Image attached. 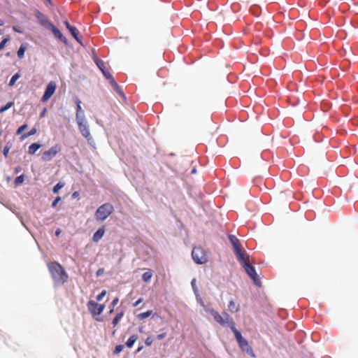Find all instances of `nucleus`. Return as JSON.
<instances>
[{
	"instance_id": "f257e3e1",
	"label": "nucleus",
	"mask_w": 358,
	"mask_h": 358,
	"mask_svg": "<svg viewBox=\"0 0 358 358\" xmlns=\"http://www.w3.org/2000/svg\"><path fill=\"white\" fill-rule=\"evenodd\" d=\"M48 269L52 278L57 285H64L68 280L69 276L64 267L57 262L48 264Z\"/></svg>"
},
{
	"instance_id": "f03ea898",
	"label": "nucleus",
	"mask_w": 358,
	"mask_h": 358,
	"mask_svg": "<svg viewBox=\"0 0 358 358\" xmlns=\"http://www.w3.org/2000/svg\"><path fill=\"white\" fill-rule=\"evenodd\" d=\"M114 211L113 206L110 203L101 205L94 213V217L97 222L105 221Z\"/></svg>"
},
{
	"instance_id": "7ed1b4c3",
	"label": "nucleus",
	"mask_w": 358,
	"mask_h": 358,
	"mask_svg": "<svg viewBox=\"0 0 358 358\" xmlns=\"http://www.w3.org/2000/svg\"><path fill=\"white\" fill-rule=\"evenodd\" d=\"M234 336L241 350L245 352L250 357H255V355L252 347L249 345L247 339L243 336L241 332L239 331L234 334Z\"/></svg>"
},
{
	"instance_id": "20e7f679",
	"label": "nucleus",
	"mask_w": 358,
	"mask_h": 358,
	"mask_svg": "<svg viewBox=\"0 0 358 358\" xmlns=\"http://www.w3.org/2000/svg\"><path fill=\"white\" fill-rule=\"evenodd\" d=\"M87 306L93 318H94L98 322L103 321L102 319L96 317V316L100 315L103 312L106 307L105 304H99L96 301L90 300L87 302Z\"/></svg>"
},
{
	"instance_id": "39448f33",
	"label": "nucleus",
	"mask_w": 358,
	"mask_h": 358,
	"mask_svg": "<svg viewBox=\"0 0 358 358\" xmlns=\"http://www.w3.org/2000/svg\"><path fill=\"white\" fill-rule=\"evenodd\" d=\"M243 267L246 273L248 274V275L252 280L253 283L256 286L261 287L262 282L259 277V275L256 271L255 267L253 265L250 264V263L244 264Z\"/></svg>"
},
{
	"instance_id": "423d86ee",
	"label": "nucleus",
	"mask_w": 358,
	"mask_h": 358,
	"mask_svg": "<svg viewBox=\"0 0 358 358\" xmlns=\"http://www.w3.org/2000/svg\"><path fill=\"white\" fill-rule=\"evenodd\" d=\"M78 129L83 137H85L89 143H91V141H93V138L90 134L89 125L87 124V121L86 118L76 120Z\"/></svg>"
},
{
	"instance_id": "0eeeda50",
	"label": "nucleus",
	"mask_w": 358,
	"mask_h": 358,
	"mask_svg": "<svg viewBox=\"0 0 358 358\" xmlns=\"http://www.w3.org/2000/svg\"><path fill=\"white\" fill-rule=\"evenodd\" d=\"M192 257L194 262L199 265L205 264L207 262V258L200 248H194L192 251Z\"/></svg>"
},
{
	"instance_id": "6e6552de",
	"label": "nucleus",
	"mask_w": 358,
	"mask_h": 358,
	"mask_svg": "<svg viewBox=\"0 0 358 358\" xmlns=\"http://www.w3.org/2000/svg\"><path fill=\"white\" fill-rule=\"evenodd\" d=\"M62 150L60 145H55L52 146L49 150L45 151L41 156V160L43 162H50L53 157H55L57 153Z\"/></svg>"
},
{
	"instance_id": "1a4fd4ad",
	"label": "nucleus",
	"mask_w": 358,
	"mask_h": 358,
	"mask_svg": "<svg viewBox=\"0 0 358 358\" xmlns=\"http://www.w3.org/2000/svg\"><path fill=\"white\" fill-rule=\"evenodd\" d=\"M57 85L55 82L50 81L45 87L44 93L41 97V101L43 103L48 101L50 99V97L54 94Z\"/></svg>"
},
{
	"instance_id": "9d476101",
	"label": "nucleus",
	"mask_w": 358,
	"mask_h": 358,
	"mask_svg": "<svg viewBox=\"0 0 358 358\" xmlns=\"http://www.w3.org/2000/svg\"><path fill=\"white\" fill-rule=\"evenodd\" d=\"M48 30L52 33L57 39L63 43L66 46L71 47V44L69 42L68 39L56 26L52 24Z\"/></svg>"
},
{
	"instance_id": "9b49d317",
	"label": "nucleus",
	"mask_w": 358,
	"mask_h": 358,
	"mask_svg": "<svg viewBox=\"0 0 358 358\" xmlns=\"http://www.w3.org/2000/svg\"><path fill=\"white\" fill-rule=\"evenodd\" d=\"M35 17L38 19L40 24L47 29L48 30L53 24L47 17L39 10H36Z\"/></svg>"
},
{
	"instance_id": "f8f14e48",
	"label": "nucleus",
	"mask_w": 358,
	"mask_h": 358,
	"mask_svg": "<svg viewBox=\"0 0 358 358\" xmlns=\"http://www.w3.org/2000/svg\"><path fill=\"white\" fill-rule=\"evenodd\" d=\"M94 62L106 79L109 80L113 77L111 73L106 68L104 62L101 59L96 57Z\"/></svg>"
},
{
	"instance_id": "ddd939ff",
	"label": "nucleus",
	"mask_w": 358,
	"mask_h": 358,
	"mask_svg": "<svg viewBox=\"0 0 358 358\" xmlns=\"http://www.w3.org/2000/svg\"><path fill=\"white\" fill-rule=\"evenodd\" d=\"M74 102L76 105V120H82V119L86 118L85 112L83 110L82 106H81V103H82L81 101L77 96H76L74 98Z\"/></svg>"
},
{
	"instance_id": "4468645a",
	"label": "nucleus",
	"mask_w": 358,
	"mask_h": 358,
	"mask_svg": "<svg viewBox=\"0 0 358 358\" xmlns=\"http://www.w3.org/2000/svg\"><path fill=\"white\" fill-rule=\"evenodd\" d=\"M110 84V85L113 87V90L124 100H126V96L121 89V87L118 85L115 80L113 77L108 80Z\"/></svg>"
},
{
	"instance_id": "2eb2a0df",
	"label": "nucleus",
	"mask_w": 358,
	"mask_h": 358,
	"mask_svg": "<svg viewBox=\"0 0 358 358\" xmlns=\"http://www.w3.org/2000/svg\"><path fill=\"white\" fill-rule=\"evenodd\" d=\"M106 232V229L104 226L99 227L93 234L92 241L94 243H98L103 236Z\"/></svg>"
},
{
	"instance_id": "dca6fc26",
	"label": "nucleus",
	"mask_w": 358,
	"mask_h": 358,
	"mask_svg": "<svg viewBox=\"0 0 358 358\" xmlns=\"http://www.w3.org/2000/svg\"><path fill=\"white\" fill-rule=\"evenodd\" d=\"M228 239L234 250L241 246L239 239L235 235L229 234L228 236Z\"/></svg>"
},
{
	"instance_id": "f3484780",
	"label": "nucleus",
	"mask_w": 358,
	"mask_h": 358,
	"mask_svg": "<svg viewBox=\"0 0 358 358\" xmlns=\"http://www.w3.org/2000/svg\"><path fill=\"white\" fill-rule=\"evenodd\" d=\"M210 315L213 317L214 320L220 324L221 325H224L226 323L225 320L219 314L217 311L215 310H210Z\"/></svg>"
},
{
	"instance_id": "a211bd4d",
	"label": "nucleus",
	"mask_w": 358,
	"mask_h": 358,
	"mask_svg": "<svg viewBox=\"0 0 358 358\" xmlns=\"http://www.w3.org/2000/svg\"><path fill=\"white\" fill-rule=\"evenodd\" d=\"M69 31L75 40L80 44H82L79 30L76 27L73 26Z\"/></svg>"
},
{
	"instance_id": "6ab92c4d",
	"label": "nucleus",
	"mask_w": 358,
	"mask_h": 358,
	"mask_svg": "<svg viewBox=\"0 0 358 358\" xmlns=\"http://www.w3.org/2000/svg\"><path fill=\"white\" fill-rule=\"evenodd\" d=\"M41 147V143H33L29 146L28 153L29 155H34Z\"/></svg>"
},
{
	"instance_id": "aec40b11",
	"label": "nucleus",
	"mask_w": 358,
	"mask_h": 358,
	"mask_svg": "<svg viewBox=\"0 0 358 358\" xmlns=\"http://www.w3.org/2000/svg\"><path fill=\"white\" fill-rule=\"evenodd\" d=\"M27 43H22L17 51V55L19 59H22L24 57V53L27 50Z\"/></svg>"
},
{
	"instance_id": "412c9836",
	"label": "nucleus",
	"mask_w": 358,
	"mask_h": 358,
	"mask_svg": "<svg viewBox=\"0 0 358 358\" xmlns=\"http://www.w3.org/2000/svg\"><path fill=\"white\" fill-rule=\"evenodd\" d=\"M137 339H138V336L136 335L131 336L126 341V343H125L126 346L128 348H131L134 346V345Z\"/></svg>"
},
{
	"instance_id": "4be33fe9",
	"label": "nucleus",
	"mask_w": 358,
	"mask_h": 358,
	"mask_svg": "<svg viewBox=\"0 0 358 358\" xmlns=\"http://www.w3.org/2000/svg\"><path fill=\"white\" fill-rule=\"evenodd\" d=\"M156 315V313H154L153 311L152 310H148L145 312H143V313H141L140 314L138 315L137 317L139 319V320H144L151 315Z\"/></svg>"
},
{
	"instance_id": "5701e85b",
	"label": "nucleus",
	"mask_w": 358,
	"mask_h": 358,
	"mask_svg": "<svg viewBox=\"0 0 358 358\" xmlns=\"http://www.w3.org/2000/svg\"><path fill=\"white\" fill-rule=\"evenodd\" d=\"M124 314V311H120L115 316V317L113 319V321H112V324L114 327H115L118 324L120 320L123 317Z\"/></svg>"
},
{
	"instance_id": "b1692460",
	"label": "nucleus",
	"mask_w": 358,
	"mask_h": 358,
	"mask_svg": "<svg viewBox=\"0 0 358 358\" xmlns=\"http://www.w3.org/2000/svg\"><path fill=\"white\" fill-rule=\"evenodd\" d=\"M250 256L249 255L245 252L243 255H241V257L240 259H237L238 261L240 262L242 266H243L244 264H248V261H249Z\"/></svg>"
},
{
	"instance_id": "393cba45",
	"label": "nucleus",
	"mask_w": 358,
	"mask_h": 358,
	"mask_svg": "<svg viewBox=\"0 0 358 358\" xmlns=\"http://www.w3.org/2000/svg\"><path fill=\"white\" fill-rule=\"evenodd\" d=\"M37 132V129L35 128V127H33L32 129H31L28 132H26V133H24L20 138L21 140H24L25 138L31 136H33L34 134H36Z\"/></svg>"
},
{
	"instance_id": "a878e982",
	"label": "nucleus",
	"mask_w": 358,
	"mask_h": 358,
	"mask_svg": "<svg viewBox=\"0 0 358 358\" xmlns=\"http://www.w3.org/2000/svg\"><path fill=\"white\" fill-rule=\"evenodd\" d=\"M225 324H227V326L231 329V331L234 333V335L239 331V330L236 328L233 319H229V321H226Z\"/></svg>"
},
{
	"instance_id": "bb28decb",
	"label": "nucleus",
	"mask_w": 358,
	"mask_h": 358,
	"mask_svg": "<svg viewBox=\"0 0 358 358\" xmlns=\"http://www.w3.org/2000/svg\"><path fill=\"white\" fill-rule=\"evenodd\" d=\"M20 78V73L19 72H17L15 74H13V76L11 77V78L9 80L8 86L9 87L13 86L15 84L16 81Z\"/></svg>"
},
{
	"instance_id": "cd10ccee",
	"label": "nucleus",
	"mask_w": 358,
	"mask_h": 358,
	"mask_svg": "<svg viewBox=\"0 0 358 358\" xmlns=\"http://www.w3.org/2000/svg\"><path fill=\"white\" fill-rule=\"evenodd\" d=\"M191 286L196 298H199V291L196 286V279L193 278L191 281Z\"/></svg>"
},
{
	"instance_id": "c85d7f7f",
	"label": "nucleus",
	"mask_w": 358,
	"mask_h": 358,
	"mask_svg": "<svg viewBox=\"0 0 358 358\" xmlns=\"http://www.w3.org/2000/svg\"><path fill=\"white\" fill-rule=\"evenodd\" d=\"M228 308L231 313H236L239 310V308L236 306L235 302L233 299L229 301Z\"/></svg>"
},
{
	"instance_id": "c756f323",
	"label": "nucleus",
	"mask_w": 358,
	"mask_h": 358,
	"mask_svg": "<svg viewBox=\"0 0 358 358\" xmlns=\"http://www.w3.org/2000/svg\"><path fill=\"white\" fill-rule=\"evenodd\" d=\"M119 301V299L117 297H115V299H113V300L112 301V302L110 303V304L109 305V312L108 313L109 314H112L113 312H114V307L117 304Z\"/></svg>"
},
{
	"instance_id": "7c9ffc66",
	"label": "nucleus",
	"mask_w": 358,
	"mask_h": 358,
	"mask_svg": "<svg viewBox=\"0 0 358 358\" xmlns=\"http://www.w3.org/2000/svg\"><path fill=\"white\" fill-rule=\"evenodd\" d=\"M250 12L255 16L258 17L260 15L261 9L260 7L256 5L251 6Z\"/></svg>"
},
{
	"instance_id": "2f4dec72",
	"label": "nucleus",
	"mask_w": 358,
	"mask_h": 358,
	"mask_svg": "<svg viewBox=\"0 0 358 358\" xmlns=\"http://www.w3.org/2000/svg\"><path fill=\"white\" fill-rule=\"evenodd\" d=\"M64 187V183L62 182H57L52 188L53 194H57L59 191Z\"/></svg>"
},
{
	"instance_id": "473e14b6",
	"label": "nucleus",
	"mask_w": 358,
	"mask_h": 358,
	"mask_svg": "<svg viewBox=\"0 0 358 358\" xmlns=\"http://www.w3.org/2000/svg\"><path fill=\"white\" fill-rule=\"evenodd\" d=\"M14 105L13 101H8L6 105L0 108V113H3L10 109Z\"/></svg>"
},
{
	"instance_id": "72a5a7b5",
	"label": "nucleus",
	"mask_w": 358,
	"mask_h": 358,
	"mask_svg": "<svg viewBox=\"0 0 358 358\" xmlns=\"http://www.w3.org/2000/svg\"><path fill=\"white\" fill-rule=\"evenodd\" d=\"M25 176L24 174L17 176L14 180V184L17 186L23 183Z\"/></svg>"
},
{
	"instance_id": "f704fd0d",
	"label": "nucleus",
	"mask_w": 358,
	"mask_h": 358,
	"mask_svg": "<svg viewBox=\"0 0 358 358\" xmlns=\"http://www.w3.org/2000/svg\"><path fill=\"white\" fill-rule=\"evenodd\" d=\"M152 276V273L150 271H146L142 275V280L145 282H150Z\"/></svg>"
},
{
	"instance_id": "c9c22d12",
	"label": "nucleus",
	"mask_w": 358,
	"mask_h": 358,
	"mask_svg": "<svg viewBox=\"0 0 358 358\" xmlns=\"http://www.w3.org/2000/svg\"><path fill=\"white\" fill-rule=\"evenodd\" d=\"M10 36H6L2 38V41L0 42V51L4 49L7 43L10 41Z\"/></svg>"
},
{
	"instance_id": "e433bc0d",
	"label": "nucleus",
	"mask_w": 358,
	"mask_h": 358,
	"mask_svg": "<svg viewBox=\"0 0 358 358\" xmlns=\"http://www.w3.org/2000/svg\"><path fill=\"white\" fill-rule=\"evenodd\" d=\"M12 147V144L10 142H8L3 150V155L5 157H7L9 153V150H10Z\"/></svg>"
},
{
	"instance_id": "4c0bfd02",
	"label": "nucleus",
	"mask_w": 358,
	"mask_h": 358,
	"mask_svg": "<svg viewBox=\"0 0 358 358\" xmlns=\"http://www.w3.org/2000/svg\"><path fill=\"white\" fill-rule=\"evenodd\" d=\"M234 252L236 256V258L240 259L241 257V255H243L244 253V252H245V250L242 248V246H240L238 248L234 249Z\"/></svg>"
},
{
	"instance_id": "58836bf2",
	"label": "nucleus",
	"mask_w": 358,
	"mask_h": 358,
	"mask_svg": "<svg viewBox=\"0 0 358 358\" xmlns=\"http://www.w3.org/2000/svg\"><path fill=\"white\" fill-rule=\"evenodd\" d=\"M123 349H124V345H122V344L117 345L115 347L113 353L115 355H118V354H120L123 350Z\"/></svg>"
},
{
	"instance_id": "ea45409f",
	"label": "nucleus",
	"mask_w": 358,
	"mask_h": 358,
	"mask_svg": "<svg viewBox=\"0 0 358 358\" xmlns=\"http://www.w3.org/2000/svg\"><path fill=\"white\" fill-rule=\"evenodd\" d=\"M28 125L27 124H23L20 127H19L16 131V134L20 135L27 128Z\"/></svg>"
},
{
	"instance_id": "a19ab883",
	"label": "nucleus",
	"mask_w": 358,
	"mask_h": 358,
	"mask_svg": "<svg viewBox=\"0 0 358 358\" xmlns=\"http://www.w3.org/2000/svg\"><path fill=\"white\" fill-rule=\"evenodd\" d=\"M107 292L106 290L103 289L96 296V299L98 301H101L103 297L106 296Z\"/></svg>"
},
{
	"instance_id": "79ce46f5",
	"label": "nucleus",
	"mask_w": 358,
	"mask_h": 358,
	"mask_svg": "<svg viewBox=\"0 0 358 358\" xmlns=\"http://www.w3.org/2000/svg\"><path fill=\"white\" fill-rule=\"evenodd\" d=\"M60 201H61L60 196H57V197H55L51 203V208H55Z\"/></svg>"
},
{
	"instance_id": "37998d69",
	"label": "nucleus",
	"mask_w": 358,
	"mask_h": 358,
	"mask_svg": "<svg viewBox=\"0 0 358 358\" xmlns=\"http://www.w3.org/2000/svg\"><path fill=\"white\" fill-rule=\"evenodd\" d=\"M153 340L151 336H148L145 340V344L147 346H150L152 344Z\"/></svg>"
},
{
	"instance_id": "c03bdc74",
	"label": "nucleus",
	"mask_w": 358,
	"mask_h": 358,
	"mask_svg": "<svg viewBox=\"0 0 358 358\" xmlns=\"http://www.w3.org/2000/svg\"><path fill=\"white\" fill-rule=\"evenodd\" d=\"M13 30L16 32V33H19V34H22L23 33V30L22 29L19 27V26H13Z\"/></svg>"
},
{
	"instance_id": "a18cd8bd",
	"label": "nucleus",
	"mask_w": 358,
	"mask_h": 358,
	"mask_svg": "<svg viewBox=\"0 0 358 358\" xmlns=\"http://www.w3.org/2000/svg\"><path fill=\"white\" fill-rule=\"evenodd\" d=\"M104 273V268H99L96 272V276L100 277Z\"/></svg>"
},
{
	"instance_id": "49530a36",
	"label": "nucleus",
	"mask_w": 358,
	"mask_h": 358,
	"mask_svg": "<svg viewBox=\"0 0 358 358\" xmlns=\"http://www.w3.org/2000/svg\"><path fill=\"white\" fill-rule=\"evenodd\" d=\"M197 302L200 304L201 306L202 307H205V306H206L203 301L202 300V299L201 298L200 296V294H199V298H196Z\"/></svg>"
},
{
	"instance_id": "de8ad7c7",
	"label": "nucleus",
	"mask_w": 358,
	"mask_h": 358,
	"mask_svg": "<svg viewBox=\"0 0 358 358\" xmlns=\"http://www.w3.org/2000/svg\"><path fill=\"white\" fill-rule=\"evenodd\" d=\"M166 336V332H164V333H162V334H159L157 336V338L158 340H162L164 339L165 337Z\"/></svg>"
},
{
	"instance_id": "09e8293b",
	"label": "nucleus",
	"mask_w": 358,
	"mask_h": 358,
	"mask_svg": "<svg viewBox=\"0 0 358 358\" xmlns=\"http://www.w3.org/2000/svg\"><path fill=\"white\" fill-rule=\"evenodd\" d=\"M143 301V298H139L133 303L134 307H137Z\"/></svg>"
},
{
	"instance_id": "8fccbe9b",
	"label": "nucleus",
	"mask_w": 358,
	"mask_h": 358,
	"mask_svg": "<svg viewBox=\"0 0 358 358\" xmlns=\"http://www.w3.org/2000/svg\"><path fill=\"white\" fill-rule=\"evenodd\" d=\"M64 24L68 30H69L73 27V25H71L67 20H65Z\"/></svg>"
},
{
	"instance_id": "3c124183",
	"label": "nucleus",
	"mask_w": 358,
	"mask_h": 358,
	"mask_svg": "<svg viewBox=\"0 0 358 358\" xmlns=\"http://www.w3.org/2000/svg\"><path fill=\"white\" fill-rule=\"evenodd\" d=\"M21 171H22V167H21L20 166H16V167L15 168V169H14V173H15V174H17V173H19L20 172H21Z\"/></svg>"
},
{
	"instance_id": "603ef678",
	"label": "nucleus",
	"mask_w": 358,
	"mask_h": 358,
	"mask_svg": "<svg viewBox=\"0 0 358 358\" xmlns=\"http://www.w3.org/2000/svg\"><path fill=\"white\" fill-rule=\"evenodd\" d=\"M204 310L207 313H209L210 314V310H214L213 308L209 307L208 306H205V307H203Z\"/></svg>"
},
{
	"instance_id": "864d4df0",
	"label": "nucleus",
	"mask_w": 358,
	"mask_h": 358,
	"mask_svg": "<svg viewBox=\"0 0 358 358\" xmlns=\"http://www.w3.org/2000/svg\"><path fill=\"white\" fill-rule=\"evenodd\" d=\"M222 314L225 317V318L224 319L225 320V321H229V319H232L227 313L224 312Z\"/></svg>"
},
{
	"instance_id": "5fc2aeb1",
	"label": "nucleus",
	"mask_w": 358,
	"mask_h": 358,
	"mask_svg": "<svg viewBox=\"0 0 358 358\" xmlns=\"http://www.w3.org/2000/svg\"><path fill=\"white\" fill-rule=\"evenodd\" d=\"M79 195H80V194H79L78 192H73V194L71 195V197L73 199H76V198H78L79 196Z\"/></svg>"
},
{
	"instance_id": "6e6d98bb",
	"label": "nucleus",
	"mask_w": 358,
	"mask_h": 358,
	"mask_svg": "<svg viewBox=\"0 0 358 358\" xmlns=\"http://www.w3.org/2000/svg\"><path fill=\"white\" fill-rule=\"evenodd\" d=\"M61 233H62V230H61L60 229L57 228V229L55 230V235L56 236H59L61 234Z\"/></svg>"
},
{
	"instance_id": "4d7b16f0",
	"label": "nucleus",
	"mask_w": 358,
	"mask_h": 358,
	"mask_svg": "<svg viewBox=\"0 0 358 358\" xmlns=\"http://www.w3.org/2000/svg\"><path fill=\"white\" fill-rule=\"evenodd\" d=\"M46 111H47L46 108H44L42 110V111L41 112V113H40V117H44V115H45Z\"/></svg>"
},
{
	"instance_id": "13d9d810",
	"label": "nucleus",
	"mask_w": 358,
	"mask_h": 358,
	"mask_svg": "<svg viewBox=\"0 0 358 358\" xmlns=\"http://www.w3.org/2000/svg\"><path fill=\"white\" fill-rule=\"evenodd\" d=\"M143 346L142 345H139L136 350V353L140 352L143 350Z\"/></svg>"
},
{
	"instance_id": "bf43d9fd",
	"label": "nucleus",
	"mask_w": 358,
	"mask_h": 358,
	"mask_svg": "<svg viewBox=\"0 0 358 358\" xmlns=\"http://www.w3.org/2000/svg\"><path fill=\"white\" fill-rule=\"evenodd\" d=\"M4 24V20L0 19V27Z\"/></svg>"
},
{
	"instance_id": "052dcab7",
	"label": "nucleus",
	"mask_w": 358,
	"mask_h": 358,
	"mask_svg": "<svg viewBox=\"0 0 358 358\" xmlns=\"http://www.w3.org/2000/svg\"><path fill=\"white\" fill-rule=\"evenodd\" d=\"M196 172V168H193V169H192V171H191V173H195Z\"/></svg>"
},
{
	"instance_id": "680f3d73",
	"label": "nucleus",
	"mask_w": 358,
	"mask_h": 358,
	"mask_svg": "<svg viewBox=\"0 0 358 358\" xmlns=\"http://www.w3.org/2000/svg\"><path fill=\"white\" fill-rule=\"evenodd\" d=\"M10 55V52H6V57H9Z\"/></svg>"
},
{
	"instance_id": "e2e57ef3",
	"label": "nucleus",
	"mask_w": 358,
	"mask_h": 358,
	"mask_svg": "<svg viewBox=\"0 0 358 358\" xmlns=\"http://www.w3.org/2000/svg\"><path fill=\"white\" fill-rule=\"evenodd\" d=\"M139 331H140V332H142V331H143V328H142V327H139Z\"/></svg>"
},
{
	"instance_id": "0e129e2a",
	"label": "nucleus",
	"mask_w": 358,
	"mask_h": 358,
	"mask_svg": "<svg viewBox=\"0 0 358 358\" xmlns=\"http://www.w3.org/2000/svg\"><path fill=\"white\" fill-rule=\"evenodd\" d=\"M47 1H48L50 3H51V0H47Z\"/></svg>"
},
{
	"instance_id": "69168bd1",
	"label": "nucleus",
	"mask_w": 358,
	"mask_h": 358,
	"mask_svg": "<svg viewBox=\"0 0 358 358\" xmlns=\"http://www.w3.org/2000/svg\"><path fill=\"white\" fill-rule=\"evenodd\" d=\"M1 34V31L0 30V35Z\"/></svg>"
},
{
	"instance_id": "338daca9",
	"label": "nucleus",
	"mask_w": 358,
	"mask_h": 358,
	"mask_svg": "<svg viewBox=\"0 0 358 358\" xmlns=\"http://www.w3.org/2000/svg\"><path fill=\"white\" fill-rule=\"evenodd\" d=\"M1 134V131H0V135Z\"/></svg>"
},
{
	"instance_id": "774afa93",
	"label": "nucleus",
	"mask_w": 358,
	"mask_h": 358,
	"mask_svg": "<svg viewBox=\"0 0 358 358\" xmlns=\"http://www.w3.org/2000/svg\"><path fill=\"white\" fill-rule=\"evenodd\" d=\"M192 358H195V357H192Z\"/></svg>"
}]
</instances>
